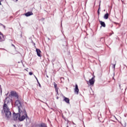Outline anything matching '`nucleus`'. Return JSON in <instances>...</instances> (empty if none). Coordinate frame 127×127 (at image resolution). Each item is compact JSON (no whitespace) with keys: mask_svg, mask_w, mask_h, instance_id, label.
<instances>
[{"mask_svg":"<svg viewBox=\"0 0 127 127\" xmlns=\"http://www.w3.org/2000/svg\"><path fill=\"white\" fill-rule=\"evenodd\" d=\"M15 106L18 108V113L14 114V120H19L20 122H22L27 118V114L25 111V108L23 107V104L19 100H17L15 102Z\"/></svg>","mask_w":127,"mask_h":127,"instance_id":"obj_1","label":"nucleus"},{"mask_svg":"<svg viewBox=\"0 0 127 127\" xmlns=\"http://www.w3.org/2000/svg\"><path fill=\"white\" fill-rule=\"evenodd\" d=\"M3 110L5 113L6 118L9 119L11 116V113L9 111V108L7 107V105L4 104Z\"/></svg>","mask_w":127,"mask_h":127,"instance_id":"obj_2","label":"nucleus"},{"mask_svg":"<svg viewBox=\"0 0 127 127\" xmlns=\"http://www.w3.org/2000/svg\"><path fill=\"white\" fill-rule=\"evenodd\" d=\"M88 85L89 86H93L95 84V77H93L91 79H89V81H87Z\"/></svg>","mask_w":127,"mask_h":127,"instance_id":"obj_3","label":"nucleus"},{"mask_svg":"<svg viewBox=\"0 0 127 127\" xmlns=\"http://www.w3.org/2000/svg\"><path fill=\"white\" fill-rule=\"evenodd\" d=\"M10 94L12 97H15L16 99H18V94L15 91H11Z\"/></svg>","mask_w":127,"mask_h":127,"instance_id":"obj_4","label":"nucleus"},{"mask_svg":"<svg viewBox=\"0 0 127 127\" xmlns=\"http://www.w3.org/2000/svg\"><path fill=\"white\" fill-rule=\"evenodd\" d=\"M74 93L76 95H78L79 94V88H78V85L77 84H75V87L74 89Z\"/></svg>","mask_w":127,"mask_h":127,"instance_id":"obj_5","label":"nucleus"},{"mask_svg":"<svg viewBox=\"0 0 127 127\" xmlns=\"http://www.w3.org/2000/svg\"><path fill=\"white\" fill-rule=\"evenodd\" d=\"M11 101V99L9 98V97H7L5 98L4 100V105H6V104H8V103L10 102Z\"/></svg>","mask_w":127,"mask_h":127,"instance_id":"obj_6","label":"nucleus"},{"mask_svg":"<svg viewBox=\"0 0 127 127\" xmlns=\"http://www.w3.org/2000/svg\"><path fill=\"white\" fill-rule=\"evenodd\" d=\"M25 15L27 17L30 16V15H33V13L31 11H29L25 13Z\"/></svg>","mask_w":127,"mask_h":127,"instance_id":"obj_7","label":"nucleus"},{"mask_svg":"<svg viewBox=\"0 0 127 127\" xmlns=\"http://www.w3.org/2000/svg\"><path fill=\"white\" fill-rule=\"evenodd\" d=\"M36 51L37 52L38 56H39V57H41V51H40V50L36 49Z\"/></svg>","mask_w":127,"mask_h":127,"instance_id":"obj_8","label":"nucleus"},{"mask_svg":"<svg viewBox=\"0 0 127 127\" xmlns=\"http://www.w3.org/2000/svg\"><path fill=\"white\" fill-rule=\"evenodd\" d=\"M0 41H4V37L3 35L0 32Z\"/></svg>","mask_w":127,"mask_h":127,"instance_id":"obj_9","label":"nucleus"},{"mask_svg":"<svg viewBox=\"0 0 127 127\" xmlns=\"http://www.w3.org/2000/svg\"><path fill=\"white\" fill-rule=\"evenodd\" d=\"M64 102H65V103L67 104H70V100H69V98L67 97H64Z\"/></svg>","mask_w":127,"mask_h":127,"instance_id":"obj_10","label":"nucleus"},{"mask_svg":"<svg viewBox=\"0 0 127 127\" xmlns=\"http://www.w3.org/2000/svg\"><path fill=\"white\" fill-rule=\"evenodd\" d=\"M99 22L101 26H103V27H106V24L105 23V22H103L102 21H99Z\"/></svg>","mask_w":127,"mask_h":127,"instance_id":"obj_11","label":"nucleus"},{"mask_svg":"<svg viewBox=\"0 0 127 127\" xmlns=\"http://www.w3.org/2000/svg\"><path fill=\"white\" fill-rule=\"evenodd\" d=\"M104 19H108L109 18V13H107L104 16Z\"/></svg>","mask_w":127,"mask_h":127,"instance_id":"obj_12","label":"nucleus"},{"mask_svg":"<svg viewBox=\"0 0 127 127\" xmlns=\"http://www.w3.org/2000/svg\"><path fill=\"white\" fill-rule=\"evenodd\" d=\"M54 87H55V89H57V84L56 83L54 84Z\"/></svg>","mask_w":127,"mask_h":127,"instance_id":"obj_13","label":"nucleus"},{"mask_svg":"<svg viewBox=\"0 0 127 127\" xmlns=\"http://www.w3.org/2000/svg\"><path fill=\"white\" fill-rule=\"evenodd\" d=\"M34 77H35V78L36 79V80H37L38 83H39V81H38V79H37V77H36V76L35 75H34Z\"/></svg>","mask_w":127,"mask_h":127,"instance_id":"obj_14","label":"nucleus"},{"mask_svg":"<svg viewBox=\"0 0 127 127\" xmlns=\"http://www.w3.org/2000/svg\"><path fill=\"white\" fill-rule=\"evenodd\" d=\"M56 91L57 92V94H58V88H56Z\"/></svg>","mask_w":127,"mask_h":127,"instance_id":"obj_15","label":"nucleus"},{"mask_svg":"<svg viewBox=\"0 0 127 127\" xmlns=\"http://www.w3.org/2000/svg\"><path fill=\"white\" fill-rule=\"evenodd\" d=\"M29 75H32L33 73H32V72H29Z\"/></svg>","mask_w":127,"mask_h":127,"instance_id":"obj_16","label":"nucleus"},{"mask_svg":"<svg viewBox=\"0 0 127 127\" xmlns=\"http://www.w3.org/2000/svg\"><path fill=\"white\" fill-rule=\"evenodd\" d=\"M1 25H2L4 28H5V26L3 25L2 24H1Z\"/></svg>","mask_w":127,"mask_h":127,"instance_id":"obj_17","label":"nucleus"},{"mask_svg":"<svg viewBox=\"0 0 127 127\" xmlns=\"http://www.w3.org/2000/svg\"><path fill=\"white\" fill-rule=\"evenodd\" d=\"M113 68L115 69L116 68V64H113Z\"/></svg>","mask_w":127,"mask_h":127,"instance_id":"obj_18","label":"nucleus"},{"mask_svg":"<svg viewBox=\"0 0 127 127\" xmlns=\"http://www.w3.org/2000/svg\"><path fill=\"white\" fill-rule=\"evenodd\" d=\"M38 84H39V87H41V85L40 84V83L39 82L38 83Z\"/></svg>","mask_w":127,"mask_h":127,"instance_id":"obj_19","label":"nucleus"},{"mask_svg":"<svg viewBox=\"0 0 127 127\" xmlns=\"http://www.w3.org/2000/svg\"><path fill=\"white\" fill-rule=\"evenodd\" d=\"M0 93H2V90H1V88H0Z\"/></svg>","mask_w":127,"mask_h":127,"instance_id":"obj_20","label":"nucleus"},{"mask_svg":"<svg viewBox=\"0 0 127 127\" xmlns=\"http://www.w3.org/2000/svg\"><path fill=\"white\" fill-rule=\"evenodd\" d=\"M13 127H16V126L14 125H13Z\"/></svg>","mask_w":127,"mask_h":127,"instance_id":"obj_21","label":"nucleus"},{"mask_svg":"<svg viewBox=\"0 0 127 127\" xmlns=\"http://www.w3.org/2000/svg\"><path fill=\"white\" fill-rule=\"evenodd\" d=\"M53 62H54L55 61V59L53 60Z\"/></svg>","mask_w":127,"mask_h":127,"instance_id":"obj_22","label":"nucleus"},{"mask_svg":"<svg viewBox=\"0 0 127 127\" xmlns=\"http://www.w3.org/2000/svg\"><path fill=\"white\" fill-rule=\"evenodd\" d=\"M0 5H1V3L0 2Z\"/></svg>","mask_w":127,"mask_h":127,"instance_id":"obj_23","label":"nucleus"},{"mask_svg":"<svg viewBox=\"0 0 127 127\" xmlns=\"http://www.w3.org/2000/svg\"><path fill=\"white\" fill-rule=\"evenodd\" d=\"M47 78H49L48 75H47Z\"/></svg>","mask_w":127,"mask_h":127,"instance_id":"obj_24","label":"nucleus"},{"mask_svg":"<svg viewBox=\"0 0 127 127\" xmlns=\"http://www.w3.org/2000/svg\"><path fill=\"white\" fill-rule=\"evenodd\" d=\"M12 45V46H14V45Z\"/></svg>","mask_w":127,"mask_h":127,"instance_id":"obj_25","label":"nucleus"},{"mask_svg":"<svg viewBox=\"0 0 127 127\" xmlns=\"http://www.w3.org/2000/svg\"><path fill=\"white\" fill-rule=\"evenodd\" d=\"M57 99H59V98H58V97H57Z\"/></svg>","mask_w":127,"mask_h":127,"instance_id":"obj_26","label":"nucleus"},{"mask_svg":"<svg viewBox=\"0 0 127 127\" xmlns=\"http://www.w3.org/2000/svg\"><path fill=\"white\" fill-rule=\"evenodd\" d=\"M16 0V1H17V0Z\"/></svg>","mask_w":127,"mask_h":127,"instance_id":"obj_27","label":"nucleus"}]
</instances>
